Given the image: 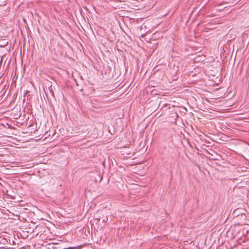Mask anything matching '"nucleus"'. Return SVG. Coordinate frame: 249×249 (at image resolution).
<instances>
[{"label": "nucleus", "mask_w": 249, "mask_h": 249, "mask_svg": "<svg viewBox=\"0 0 249 249\" xmlns=\"http://www.w3.org/2000/svg\"><path fill=\"white\" fill-rule=\"evenodd\" d=\"M39 210L37 209V208L36 206H32V213H33V215H32V217H34L36 215V212H39Z\"/></svg>", "instance_id": "f257e3e1"}, {"label": "nucleus", "mask_w": 249, "mask_h": 249, "mask_svg": "<svg viewBox=\"0 0 249 249\" xmlns=\"http://www.w3.org/2000/svg\"><path fill=\"white\" fill-rule=\"evenodd\" d=\"M37 228H38V226H36L35 230H34L32 231V238H33L34 237H35L38 235L39 232H37V231H36V230Z\"/></svg>", "instance_id": "f03ea898"}, {"label": "nucleus", "mask_w": 249, "mask_h": 249, "mask_svg": "<svg viewBox=\"0 0 249 249\" xmlns=\"http://www.w3.org/2000/svg\"><path fill=\"white\" fill-rule=\"evenodd\" d=\"M82 132L83 133H87L88 132V129H83V130L82 131Z\"/></svg>", "instance_id": "7ed1b4c3"}, {"label": "nucleus", "mask_w": 249, "mask_h": 249, "mask_svg": "<svg viewBox=\"0 0 249 249\" xmlns=\"http://www.w3.org/2000/svg\"><path fill=\"white\" fill-rule=\"evenodd\" d=\"M59 249V247H56V246H53L52 247V249Z\"/></svg>", "instance_id": "20e7f679"}, {"label": "nucleus", "mask_w": 249, "mask_h": 249, "mask_svg": "<svg viewBox=\"0 0 249 249\" xmlns=\"http://www.w3.org/2000/svg\"><path fill=\"white\" fill-rule=\"evenodd\" d=\"M241 216L244 217H246V215L244 214H243L241 215Z\"/></svg>", "instance_id": "39448f33"}, {"label": "nucleus", "mask_w": 249, "mask_h": 249, "mask_svg": "<svg viewBox=\"0 0 249 249\" xmlns=\"http://www.w3.org/2000/svg\"><path fill=\"white\" fill-rule=\"evenodd\" d=\"M29 96H30V95H28V96H27V101H28V100H29Z\"/></svg>", "instance_id": "423d86ee"}, {"label": "nucleus", "mask_w": 249, "mask_h": 249, "mask_svg": "<svg viewBox=\"0 0 249 249\" xmlns=\"http://www.w3.org/2000/svg\"><path fill=\"white\" fill-rule=\"evenodd\" d=\"M25 54V50H24V48L23 49V55H24Z\"/></svg>", "instance_id": "0eeeda50"}, {"label": "nucleus", "mask_w": 249, "mask_h": 249, "mask_svg": "<svg viewBox=\"0 0 249 249\" xmlns=\"http://www.w3.org/2000/svg\"><path fill=\"white\" fill-rule=\"evenodd\" d=\"M27 92L29 93L30 92L28 91H26V94L27 93Z\"/></svg>", "instance_id": "6e6552de"}]
</instances>
